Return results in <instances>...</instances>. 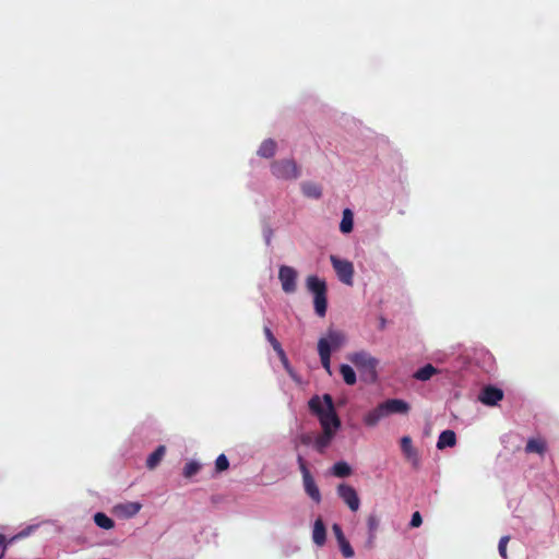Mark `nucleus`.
I'll return each mask as SVG.
<instances>
[{"instance_id":"nucleus-1","label":"nucleus","mask_w":559,"mask_h":559,"mask_svg":"<svg viewBox=\"0 0 559 559\" xmlns=\"http://www.w3.org/2000/svg\"><path fill=\"white\" fill-rule=\"evenodd\" d=\"M309 408L318 417L322 430L336 432L341 427V420L335 412L333 399L330 394H324L322 399L318 395L310 399Z\"/></svg>"},{"instance_id":"nucleus-2","label":"nucleus","mask_w":559,"mask_h":559,"mask_svg":"<svg viewBox=\"0 0 559 559\" xmlns=\"http://www.w3.org/2000/svg\"><path fill=\"white\" fill-rule=\"evenodd\" d=\"M271 173L281 180H296L300 176V167L294 159H278L272 162Z\"/></svg>"},{"instance_id":"nucleus-3","label":"nucleus","mask_w":559,"mask_h":559,"mask_svg":"<svg viewBox=\"0 0 559 559\" xmlns=\"http://www.w3.org/2000/svg\"><path fill=\"white\" fill-rule=\"evenodd\" d=\"M297 463H298V467H299V471L302 476V484H304V489H305L306 493L316 503H320L321 502V493H320L319 487L317 486L316 480L312 477V475L307 466V462L301 453H297Z\"/></svg>"},{"instance_id":"nucleus-4","label":"nucleus","mask_w":559,"mask_h":559,"mask_svg":"<svg viewBox=\"0 0 559 559\" xmlns=\"http://www.w3.org/2000/svg\"><path fill=\"white\" fill-rule=\"evenodd\" d=\"M350 361L362 372L367 373L370 381L377 380L378 360L366 352L355 353L350 356Z\"/></svg>"},{"instance_id":"nucleus-5","label":"nucleus","mask_w":559,"mask_h":559,"mask_svg":"<svg viewBox=\"0 0 559 559\" xmlns=\"http://www.w3.org/2000/svg\"><path fill=\"white\" fill-rule=\"evenodd\" d=\"M330 260L337 274L338 280L346 285H352L354 276L353 263L347 260H341L335 255H331Z\"/></svg>"},{"instance_id":"nucleus-6","label":"nucleus","mask_w":559,"mask_h":559,"mask_svg":"<svg viewBox=\"0 0 559 559\" xmlns=\"http://www.w3.org/2000/svg\"><path fill=\"white\" fill-rule=\"evenodd\" d=\"M337 495L353 512H356L359 509L360 500L353 486L340 484L337 486Z\"/></svg>"},{"instance_id":"nucleus-7","label":"nucleus","mask_w":559,"mask_h":559,"mask_svg":"<svg viewBox=\"0 0 559 559\" xmlns=\"http://www.w3.org/2000/svg\"><path fill=\"white\" fill-rule=\"evenodd\" d=\"M278 278L285 293L292 294L296 290L297 272L294 267L282 265L278 271Z\"/></svg>"},{"instance_id":"nucleus-8","label":"nucleus","mask_w":559,"mask_h":559,"mask_svg":"<svg viewBox=\"0 0 559 559\" xmlns=\"http://www.w3.org/2000/svg\"><path fill=\"white\" fill-rule=\"evenodd\" d=\"M478 399L485 405L495 406L503 399V391L496 386L487 385L481 390Z\"/></svg>"},{"instance_id":"nucleus-9","label":"nucleus","mask_w":559,"mask_h":559,"mask_svg":"<svg viewBox=\"0 0 559 559\" xmlns=\"http://www.w3.org/2000/svg\"><path fill=\"white\" fill-rule=\"evenodd\" d=\"M383 405L388 416L391 414H407L409 411V404L399 399L386 400Z\"/></svg>"},{"instance_id":"nucleus-10","label":"nucleus","mask_w":559,"mask_h":559,"mask_svg":"<svg viewBox=\"0 0 559 559\" xmlns=\"http://www.w3.org/2000/svg\"><path fill=\"white\" fill-rule=\"evenodd\" d=\"M388 414L385 412V408H384V405L383 403H380L377 407H374L373 409L369 411L365 416H364V424L368 427H374L378 425V423L386 417Z\"/></svg>"},{"instance_id":"nucleus-11","label":"nucleus","mask_w":559,"mask_h":559,"mask_svg":"<svg viewBox=\"0 0 559 559\" xmlns=\"http://www.w3.org/2000/svg\"><path fill=\"white\" fill-rule=\"evenodd\" d=\"M401 449L405 457L412 461L415 466H417L419 456L417 450L413 447L412 438L409 436L402 437Z\"/></svg>"},{"instance_id":"nucleus-12","label":"nucleus","mask_w":559,"mask_h":559,"mask_svg":"<svg viewBox=\"0 0 559 559\" xmlns=\"http://www.w3.org/2000/svg\"><path fill=\"white\" fill-rule=\"evenodd\" d=\"M318 352L323 368L331 373V353L330 345L326 338H320L318 342Z\"/></svg>"},{"instance_id":"nucleus-13","label":"nucleus","mask_w":559,"mask_h":559,"mask_svg":"<svg viewBox=\"0 0 559 559\" xmlns=\"http://www.w3.org/2000/svg\"><path fill=\"white\" fill-rule=\"evenodd\" d=\"M335 433V431L322 430L321 433L314 437V449L321 454L324 453L334 439Z\"/></svg>"},{"instance_id":"nucleus-14","label":"nucleus","mask_w":559,"mask_h":559,"mask_svg":"<svg viewBox=\"0 0 559 559\" xmlns=\"http://www.w3.org/2000/svg\"><path fill=\"white\" fill-rule=\"evenodd\" d=\"M313 543L318 546H323L326 540V530L321 518H318L313 524L312 531Z\"/></svg>"},{"instance_id":"nucleus-15","label":"nucleus","mask_w":559,"mask_h":559,"mask_svg":"<svg viewBox=\"0 0 559 559\" xmlns=\"http://www.w3.org/2000/svg\"><path fill=\"white\" fill-rule=\"evenodd\" d=\"M307 288L314 295H323L326 294V284L324 281L320 280L318 276L310 275L307 278Z\"/></svg>"},{"instance_id":"nucleus-16","label":"nucleus","mask_w":559,"mask_h":559,"mask_svg":"<svg viewBox=\"0 0 559 559\" xmlns=\"http://www.w3.org/2000/svg\"><path fill=\"white\" fill-rule=\"evenodd\" d=\"M547 450V444L544 439L540 438H531L527 440L525 445L526 453H537L539 455H544Z\"/></svg>"},{"instance_id":"nucleus-17","label":"nucleus","mask_w":559,"mask_h":559,"mask_svg":"<svg viewBox=\"0 0 559 559\" xmlns=\"http://www.w3.org/2000/svg\"><path fill=\"white\" fill-rule=\"evenodd\" d=\"M276 150H277L276 142L272 139H266L261 143L257 153L260 157L272 158L275 155Z\"/></svg>"},{"instance_id":"nucleus-18","label":"nucleus","mask_w":559,"mask_h":559,"mask_svg":"<svg viewBox=\"0 0 559 559\" xmlns=\"http://www.w3.org/2000/svg\"><path fill=\"white\" fill-rule=\"evenodd\" d=\"M263 333H264L266 340L269 341V343L271 344V346L273 347V349L276 352V354L281 358V360L286 361V354H285L281 343L275 338L271 329L269 326H264Z\"/></svg>"},{"instance_id":"nucleus-19","label":"nucleus","mask_w":559,"mask_h":559,"mask_svg":"<svg viewBox=\"0 0 559 559\" xmlns=\"http://www.w3.org/2000/svg\"><path fill=\"white\" fill-rule=\"evenodd\" d=\"M456 443V436L453 430H444L440 433L437 442V448L442 450L447 447H454Z\"/></svg>"},{"instance_id":"nucleus-20","label":"nucleus","mask_w":559,"mask_h":559,"mask_svg":"<svg viewBox=\"0 0 559 559\" xmlns=\"http://www.w3.org/2000/svg\"><path fill=\"white\" fill-rule=\"evenodd\" d=\"M301 191L307 198L320 199L322 195V188L318 183L305 181L301 183Z\"/></svg>"},{"instance_id":"nucleus-21","label":"nucleus","mask_w":559,"mask_h":559,"mask_svg":"<svg viewBox=\"0 0 559 559\" xmlns=\"http://www.w3.org/2000/svg\"><path fill=\"white\" fill-rule=\"evenodd\" d=\"M166 453V447L165 445H158L154 452H152L147 460H146V466L150 469H154L163 460L164 455Z\"/></svg>"},{"instance_id":"nucleus-22","label":"nucleus","mask_w":559,"mask_h":559,"mask_svg":"<svg viewBox=\"0 0 559 559\" xmlns=\"http://www.w3.org/2000/svg\"><path fill=\"white\" fill-rule=\"evenodd\" d=\"M379 519L376 514H370L367 518V526H368V544L372 547L373 542L376 539L377 531L379 528Z\"/></svg>"},{"instance_id":"nucleus-23","label":"nucleus","mask_w":559,"mask_h":559,"mask_svg":"<svg viewBox=\"0 0 559 559\" xmlns=\"http://www.w3.org/2000/svg\"><path fill=\"white\" fill-rule=\"evenodd\" d=\"M354 227V214L349 209H345L343 211V217L340 224V230L343 234H348L353 230Z\"/></svg>"},{"instance_id":"nucleus-24","label":"nucleus","mask_w":559,"mask_h":559,"mask_svg":"<svg viewBox=\"0 0 559 559\" xmlns=\"http://www.w3.org/2000/svg\"><path fill=\"white\" fill-rule=\"evenodd\" d=\"M438 373V369L433 367L431 364H427L424 367L419 368L415 373L414 378L419 381H427L432 376Z\"/></svg>"},{"instance_id":"nucleus-25","label":"nucleus","mask_w":559,"mask_h":559,"mask_svg":"<svg viewBox=\"0 0 559 559\" xmlns=\"http://www.w3.org/2000/svg\"><path fill=\"white\" fill-rule=\"evenodd\" d=\"M330 345V350L332 348L336 349L343 345L345 342V336L342 332L330 330L328 336L325 337Z\"/></svg>"},{"instance_id":"nucleus-26","label":"nucleus","mask_w":559,"mask_h":559,"mask_svg":"<svg viewBox=\"0 0 559 559\" xmlns=\"http://www.w3.org/2000/svg\"><path fill=\"white\" fill-rule=\"evenodd\" d=\"M332 474L335 477L345 478L350 476L352 467L346 462L340 461L332 466Z\"/></svg>"},{"instance_id":"nucleus-27","label":"nucleus","mask_w":559,"mask_h":559,"mask_svg":"<svg viewBox=\"0 0 559 559\" xmlns=\"http://www.w3.org/2000/svg\"><path fill=\"white\" fill-rule=\"evenodd\" d=\"M94 522L97 526L104 530H110L115 526L114 520L103 512H97L94 515Z\"/></svg>"},{"instance_id":"nucleus-28","label":"nucleus","mask_w":559,"mask_h":559,"mask_svg":"<svg viewBox=\"0 0 559 559\" xmlns=\"http://www.w3.org/2000/svg\"><path fill=\"white\" fill-rule=\"evenodd\" d=\"M293 443H294L295 450L298 451L300 445H306V447H308L310 444L314 445V437L308 432L300 433L294 438Z\"/></svg>"},{"instance_id":"nucleus-29","label":"nucleus","mask_w":559,"mask_h":559,"mask_svg":"<svg viewBox=\"0 0 559 559\" xmlns=\"http://www.w3.org/2000/svg\"><path fill=\"white\" fill-rule=\"evenodd\" d=\"M340 372L343 377V380L346 384L353 385L356 383V373L354 369L348 365H342L340 367Z\"/></svg>"},{"instance_id":"nucleus-30","label":"nucleus","mask_w":559,"mask_h":559,"mask_svg":"<svg viewBox=\"0 0 559 559\" xmlns=\"http://www.w3.org/2000/svg\"><path fill=\"white\" fill-rule=\"evenodd\" d=\"M314 310L319 317H324L326 312V294L314 296L313 299Z\"/></svg>"},{"instance_id":"nucleus-31","label":"nucleus","mask_w":559,"mask_h":559,"mask_svg":"<svg viewBox=\"0 0 559 559\" xmlns=\"http://www.w3.org/2000/svg\"><path fill=\"white\" fill-rule=\"evenodd\" d=\"M200 469L201 465L198 462L190 461L185 465L182 474L186 478H191L192 476L198 474Z\"/></svg>"},{"instance_id":"nucleus-32","label":"nucleus","mask_w":559,"mask_h":559,"mask_svg":"<svg viewBox=\"0 0 559 559\" xmlns=\"http://www.w3.org/2000/svg\"><path fill=\"white\" fill-rule=\"evenodd\" d=\"M229 467V461L225 454H219L215 461V469L217 473H222Z\"/></svg>"},{"instance_id":"nucleus-33","label":"nucleus","mask_w":559,"mask_h":559,"mask_svg":"<svg viewBox=\"0 0 559 559\" xmlns=\"http://www.w3.org/2000/svg\"><path fill=\"white\" fill-rule=\"evenodd\" d=\"M338 545H340V549L345 558L354 557V555H355L354 549L352 548V546L347 539L340 542Z\"/></svg>"},{"instance_id":"nucleus-34","label":"nucleus","mask_w":559,"mask_h":559,"mask_svg":"<svg viewBox=\"0 0 559 559\" xmlns=\"http://www.w3.org/2000/svg\"><path fill=\"white\" fill-rule=\"evenodd\" d=\"M121 508L124 510L128 516H133L140 511L141 504L138 502H129Z\"/></svg>"},{"instance_id":"nucleus-35","label":"nucleus","mask_w":559,"mask_h":559,"mask_svg":"<svg viewBox=\"0 0 559 559\" xmlns=\"http://www.w3.org/2000/svg\"><path fill=\"white\" fill-rule=\"evenodd\" d=\"M34 528H35V526H28V527L22 530L21 532H19L17 534H15L11 538H9L8 543H10V545H12L14 542L27 537Z\"/></svg>"},{"instance_id":"nucleus-36","label":"nucleus","mask_w":559,"mask_h":559,"mask_svg":"<svg viewBox=\"0 0 559 559\" xmlns=\"http://www.w3.org/2000/svg\"><path fill=\"white\" fill-rule=\"evenodd\" d=\"M509 540H510V536H502L499 540L498 550H499L500 556L503 559L508 558L507 546H508Z\"/></svg>"},{"instance_id":"nucleus-37","label":"nucleus","mask_w":559,"mask_h":559,"mask_svg":"<svg viewBox=\"0 0 559 559\" xmlns=\"http://www.w3.org/2000/svg\"><path fill=\"white\" fill-rule=\"evenodd\" d=\"M10 546V543H8V538L3 535V534H0V559H3L4 556H5V551L8 549V547Z\"/></svg>"},{"instance_id":"nucleus-38","label":"nucleus","mask_w":559,"mask_h":559,"mask_svg":"<svg viewBox=\"0 0 559 559\" xmlns=\"http://www.w3.org/2000/svg\"><path fill=\"white\" fill-rule=\"evenodd\" d=\"M332 531H333V533H334V535H335V537L337 539V543L346 539V537H345V535L343 533V530H342V527L338 524H333Z\"/></svg>"},{"instance_id":"nucleus-39","label":"nucleus","mask_w":559,"mask_h":559,"mask_svg":"<svg viewBox=\"0 0 559 559\" xmlns=\"http://www.w3.org/2000/svg\"><path fill=\"white\" fill-rule=\"evenodd\" d=\"M421 523H423V519H421L420 513L418 511L414 512L412 515L409 525L412 527H418L421 525Z\"/></svg>"},{"instance_id":"nucleus-40","label":"nucleus","mask_w":559,"mask_h":559,"mask_svg":"<svg viewBox=\"0 0 559 559\" xmlns=\"http://www.w3.org/2000/svg\"><path fill=\"white\" fill-rule=\"evenodd\" d=\"M385 328V320L382 318L380 320V329L383 330Z\"/></svg>"},{"instance_id":"nucleus-41","label":"nucleus","mask_w":559,"mask_h":559,"mask_svg":"<svg viewBox=\"0 0 559 559\" xmlns=\"http://www.w3.org/2000/svg\"><path fill=\"white\" fill-rule=\"evenodd\" d=\"M283 361V365L287 366L288 365V359L286 358V361L285 360H282Z\"/></svg>"}]
</instances>
